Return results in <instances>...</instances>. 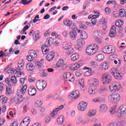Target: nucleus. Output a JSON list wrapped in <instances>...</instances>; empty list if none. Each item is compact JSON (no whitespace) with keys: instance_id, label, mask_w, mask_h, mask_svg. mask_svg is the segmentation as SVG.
Wrapping results in <instances>:
<instances>
[{"instance_id":"0e129e2a","label":"nucleus","mask_w":126,"mask_h":126,"mask_svg":"<svg viewBox=\"0 0 126 126\" xmlns=\"http://www.w3.org/2000/svg\"><path fill=\"white\" fill-rule=\"evenodd\" d=\"M105 11L106 14H109L111 13V9H110L109 7H106L105 9Z\"/></svg>"},{"instance_id":"a19ab883","label":"nucleus","mask_w":126,"mask_h":126,"mask_svg":"<svg viewBox=\"0 0 126 126\" xmlns=\"http://www.w3.org/2000/svg\"><path fill=\"white\" fill-rule=\"evenodd\" d=\"M40 75L41 77H46V76H48V71H47V70L43 69Z\"/></svg>"},{"instance_id":"4468645a","label":"nucleus","mask_w":126,"mask_h":126,"mask_svg":"<svg viewBox=\"0 0 126 126\" xmlns=\"http://www.w3.org/2000/svg\"><path fill=\"white\" fill-rule=\"evenodd\" d=\"M121 88L120 84L115 85L114 86H109V89L110 91H119Z\"/></svg>"},{"instance_id":"c03bdc74","label":"nucleus","mask_w":126,"mask_h":126,"mask_svg":"<svg viewBox=\"0 0 126 126\" xmlns=\"http://www.w3.org/2000/svg\"><path fill=\"white\" fill-rule=\"evenodd\" d=\"M10 80L11 83H13L14 84H15L17 82V79H16V77L15 76H12Z\"/></svg>"},{"instance_id":"c9c22d12","label":"nucleus","mask_w":126,"mask_h":126,"mask_svg":"<svg viewBox=\"0 0 126 126\" xmlns=\"http://www.w3.org/2000/svg\"><path fill=\"white\" fill-rule=\"evenodd\" d=\"M119 15L120 17H125L126 15V11L124 9H120L119 10Z\"/></svg>"},{"instance_id":"69168bd1","label":"nucleus","mask_w":126,"mask_h":126,"mask_svg":"<svg viewBox=\"0 0 126 126\" xmlns=\"http://www.w3.org/2000/svg\"><path fill=\"white\" fill-rule=\"evenodd\" d=\"M95 41L98 44H102V40H101L100 38H98V37L95 38Z\"/></svg>"},{"instance_id":"a18cd8bd","label":"nucleus","mask_w":126,"mask_h":126,"mask_svg":"<svg viewBox=\"0 0 126 126\" xmlns=\"http://www.w3.org/2000/svg\"><path fill=\"white\" fill-rule=\"evenodd\" d=\"M90 65L93 68H96L98 66V64H97V63L95 61L91 62Z\"/></svg>"},{"instance_id":"338daca9","label":"nucleus","mask_w":126,"mask_h":126,"mask_svg":"<svg viewBox=\"0 0 126 126\" xmlns=\"http://www.w3.org/2000/svg\"><path fill=\"white\" fill-rule=\"evenodd\" d=\"M20 82L21 84H24V82H25V78H21L20 79Z\"/></svg>"},{"instance_id":"473e14b6","label":"nucleus","mask_w":126,"mask_h":126,"mask_svg":"<svg viewBox=\"0 0 126 126\" xmlns=\"http://www.w3.org/2000/svg\"><path fill=\"white\" fill-rule=\"evenodd\" d=\"M96 92V89L94 88V87H90L89 89V93L91 95H94V94H95Z\"/></svg>"},{"instance_id":"a211bd4d","label":"nucleus","mask_w":126,"mask_h":126,"mask_svg":"<svg viewBox=\"0 0 126 126\" xmlns=\"http://www.w3.org/2000/svg\"><path fill=\"white\" fill-rule=\"evenodd\" d=\"M109 36L112 38L116 36V26H112L109 33Z\"/></svg>"},{"instance_id":"2f4dec72","label":"nucleus","mask_w":126,"mask_h":126,"mask_svg":"<svg viewBox=\"0 0 126 126\" xmlns=\"http://www.w3.org/2000/svg\"><path fill=\"white\" fill-rule=\"evenodd\" d=\"M26 67V69L28 71H32L34 69V65H33L32 63H28L27 64Z\"/></svg>"},{"instance_id":"49530a36","label":"nucleus","mask_w":126,"mask_h":126,"mask_svg":"<svg viewBox=\"0 0 126 126\" xmlns=\"http://www.w3.org/2000/svg\"><path fill=\"white\" fill-rule=\"evenodd\" d=\"M74 52V49L73 48H71V46L70 47V48H68L67 49V55H70V54H72Z\"/></svg>"},{"instance_id":"1a4fd4ad","label":"nucleus","mask_w":126,"mask_h":126,"mask_svg":"<svg viewBox=\"0 0 126 126\" xmlns=\"http://www.w3.org/2000/svg\"><path fill=\"white\" fill-rule=\"evenodd\" d=\"M126 111V107L124 105H121L119 108L118 118H122Z\"/></svg>"},{"instance_id":"603ef678","label":"nucleus","mask_w":126,"mask_h":126,"mask_svg":"<svg viewBox=\"0 0 126 126\" xmlns=\"http://www.w3.org/2000/svg\"><path fill=\"white\" fill-rule=\"evenodd\" d=\"M10 78L9 77H7L6 79L5 80V82L9 86H11V82L9 80Z\"/></svg>"},{"instance_id":"a878e982","label":"nucleus","mask_w":126,"mask_h":126,"mask_svg":"<svg viewBox=\"0 0 126 126\" xmlns=\"http://www.w3.org/2000/svg\"><path fill=\"white\" fill-rule=\"evenodd\" d=\"M77 33L75 32H69V38L71 40H75Z\"/></svg>"},{"instance_id":"7ed1b4c3","label":"nucleus","mask_w":126,"mask_h":126,"mask_svg":"<svg viewBox=\"0 0 126 126\" xmlns=\"http://www.w3.org/2000/svg\"><path fill=\"white\" fill-rule=\"evenodd\" d=\"M63 79L65 82H66V81L73 82L74 81V77L73 74L70 72H67L63 74Z\"/></svg>"},{"instance_id":"c85d7f7f","label":"nucleus","mask_w":126,"mask_h":126,"mask_svg":"<svg viewBox=\"0 0 126 126\" xmlns=\"http://www.w3.org/2000/svg\"><path fill=\"white\" fill-rule=\"evenodd\" d=\"M64 121V118H63V116H61L57 118V122L58 125H63V122Z\"/></svg>"},{"instance_id":"79ce46f5","label":"nucleus","mask_w":126,"mask_h":126,"mask_svg":"<svg viewBox=\"0 0 126 126\" xmlns=\"http://www.w3.org/2000/svg\"><path fill=\"white\" fill-rule=\"evenodd\" d=\"M83 120V118H82V116H79L76 121V125H80V124H81Z\"/></svg>"},{"instance_id":"c756f323","label":"nucleus","mask_w":126,"mask_h":126,"mask_svg":"<svg viewBox=\"0 0 126 126\" xmlns=\"http://www.w3.org/2000/svg\"><path fill=\"white\" fill-rule=\"evenodd\" d=\"M80 65L79 64L76 63L72 64V66L70 67V69L71 70H76V69H78Z\"/></svg>"},{"instance_id":"864d4df0","label":"nucleus","mask_w":126,"mask_h":126,"mask_svg":"<svg viewBox=\"0 0 126 126\" xmlns=\"http://www.w3.org/2000/svg\"><path fill=\"white\" fill-rule=\"evenodd\" d=\"M71 30H73L72 32H77V31H79L78 29H77V27L76 25H73L72 28Z\"/></svg>"},{"instance_id":"09e8293b","label":"nucleus","mask_w":126,"mask_h":126,"mask_svg":"<svg viewBox=\"0 0 126 126\" xmlns=\"http://www.w3.org/2000/svg\"><path fill=\"white\" fill-rule=\"evenodd\" d=\"M79 83L80 86H81L82 88H83V87H84V79L83 78L80 79L79 80Z\"/></svg>"},{"instance_id":"de8ad7c7","label":"nucleus","mask_w":126,"mask_h":126,"mask_svg":"<svg viewBox=\"0 0 126 126\" xmlns=\"http://www.w3.org/2000/svg\"><path fill=\"white\" fill-rule=\"evenodd\" d=\"M117 110V106H114L111 108L110 109V113L111 114H112V115H114L115 113H116V111Z\"/></svg>"},{"instance_id":"774afa93","label":"nucleus","mask_w":126,"mask_h":126,"mask_svg":"<svg viewBox=\"0 0 126 126\" xmlns=\"http://www.w3.org/2000/svg\"><path fill=\"white\" fill-rule=\"evenodd\" d=\"M117 124L115 123H110L107 125V126H116Z\"/></svg>"},{"instance_id":"8fccbe9b","label":"nucleus","mask_w":126,"mask_h":126,"mask_svg":"<svg viewBox=\"0 0 126 126\" xmlns=\"http://www.w3.org/2000/svg\"><path fill=\"white\" fill-rule=\"evenodd\" d=\"M43 104V102L41 100H37L35 103L36 107H40Z\"/></svg>"},{"instance_id":"052dcab7","label":"nucleus","mask_w":126,"mask_h":126,"mask_svg":"<svg viewBox=\"0 0 126 126\" xmlns=\"http://www.w3.org/2000/svg\"><path fill=\"white\" fill-rule=\"evenodd\" d=\"M118 58V56L116 54H112L110 56V60H116Z\"/></svg>"},{"instance_id":"5fc2aeb1","label":"nucleus","mask_w":126,"mask_h":126,"mask_svg":"<svg viewBox=\"0 0 126 126\" xmlns=\"http://www.w3.org/2000/svg\"><path fill=\"white\" fill-rule=\"evenodd\" d=\"M39 18V15H37L35 16L34 19L33 20V23H36L37 21H41V19H37Z\"/></svg>"},{"instance_id":"6ab92c4d","label":"nucleus","mask_w":126,"mask_h":126,"mask_svg":"<svg viewBox=\"0 0 126 126\" xmlns=\"http://www.w3.org/2000/svg\"><path fill=\"white\" fill-rule=\"evenodd\" d=\"M108 110V106L106 104H101L99 106V111L101 113H106Z\"/></svg>"},{"instance_id":"3c124183","label":"nucleus","mask_w":126,"mask_h":126,"mask_svg":"<svg viewBox=\"0 0 126 126\" xmlns=\"http://www.w3.org/2000/svg\"><path fill=\"white\" fill-rule=\"evenodd\" d=\"M8 56V53H3L1 54H0V58H1V59H5V58H6V57Z\"/></svg>"},{"instance_id":"bf43d9fd","label":"nucleus","mask_w":126,"mask_h":126,"mask_svg":"<svg viewBox=\"0 0 126 126\" xmlns=\"http://www.w3.org/2000/svg\"><path fill=\"white\" fill-rule=\"evenodd\" d=\"M27 59L28 60V61L29 62H32V61H33V60H34V58H33V57H31V56H30V55H29L27 56Z\"/></svg>"},{"instance_id":"4c0bfd02","label":"nucleus","mask_w":126,"mask_h":126,"mask_svg":"<svg viewBox=\"0 0 126 126\" xmlns=\"http://www.w3.org/2000/svg\"><path fill=\"white\" fill-rule=\"evenodd\" d=\"M35 66L36 68H38L39 70H42L43 68H42V63L39 61H37L35 63Z\"/></svg>"},{"instance_id":"0eeeda50","label":"nucleus","mask_w":126,"mask_h":126,"mask_svg":"<svg viewBox=\"0 0 126 126\" xmlns=\"http://www.w3.org/2000/svg\"><path fill=\"white\" fill-rule=\"evenodd\" d=\"M111 73L114 76L115 78H116V79H122V78H123L121 74L117 71V69H115L114 68H112L111 70Z\"/></svg>"},{"instance_id":"ddd939ff","label":"nucleus","mask_w":126,"mask_h":126,"mask_svg":"<svg viewBox=\"0 0 126 126\" xmlns=\"http://www.w3.org/2000/svg\"><path fill=\"white\" fill-rule=\"evenodd\" d=\"M91 81V87L95 88L99 86V80L97 79L92 78Z\"/></svg>"},{"instance_id":"bb28decb","label":"nucleus","mask_w":126,"mask_h":126,"mask_svg":"<svg viewBox=\"0 0 126 126\" xmlns=\"http://www.w3.org/2000/svg\"><path fill=\"white\" fill-rule=\"evenodd\" d=\"M39 34L40 32H39V31H36L35 32H34L33 40H34V41H37V40H39V39H40V36H39Z\"/></svg>"},{"instance_id":"2eb2a0df","label":"nucleus","mask_w":126,"mask_h":126,"mask_svg":"<svg viewBox=\"0 0 126 126\" xmlns=\"http://www.w3.org/2000/svg\"><path fill=\"white\" fill-rule=\"evenodd\" d=\"M78 33H80V36L81 38L84 40H86L88 38V35H87V33L85 32H82L81 30H79Z\"/></svg>"},{"instance_id":"20e7f679","label":"nucleus","mask_w":126,"mask_h":126,"mask_svg":"<svg viewBox=\"0 0 126 126\" xmlns=\"http://www.w3.org/2000/svg\"><path fill=\"white\" fill-rule=\"evenodd\" d=\"M36 87L38 90L39 91H43L45 88H46V86H47V84H45L44 83V80H38L35 84Z\"/></svg>"},{"instance_id":"6e6d98bb","label":"nucleus","mask_w":126,"mask_h":126,"mask_svg":"<svg viewBox=\"0 0 126 126\" xmlns=\"http://www.w3.org/2000/svg\"><path fill=\"white\" fill-rule=\"evenodd\" d=\"M41 51L43 54V55H47V54H48V53H49V49H45L44 51V48L43 47H41Z\"/></svg>"},{"instance_id":"e433bc0d","label":"nucleus","mask_w":126,"mask_h":126,"mask_svg":"<svg viewBox=\"0 0 126 126\" xmlns=\"http://www.w3.org/2000/svg\"><path fill=\"white\" fill-rule=\"evenodd\" d=\"M29 55L31 56L33 59H35L37 57V53L34 50H30L29 51Z\"/></svg>"},{"instance_id":"6e6552de","label":"nucleus","mask_w":126,"mask_h":126,"mask_svg":"<svg viewBox=\"0 0 126 126\" xmlns=\"http://www.w3.org/2000/svg\"><path fill=\"white\" fill-rule=\"evenodd\" d=\"M78 109L79 111L83 112L87 109V103L84 101H81L79 104Z\"/></svg>"},{"instance_id":"72a5a7b5","label":"nucleus","mask_w":126,"mask_h":126,"mask_svg":"<svg viewBox=\"0 0 126 126\" xmlns=\"http://www.w3.org/2000/svg\"><path fill=\"white\" fill-rule=\"evenodd\" d=\"M63 24L66 26L68 27H70V26H72V22L69 20H65L63 21Z\"/></svg>"},{"instance_id":"aec40b11","label":"nucleus","mask_w":126,"mask_h":126,"mask_svg":"<svg viewBox=\"0 0 126 126\" xmlns=\"http://www.w3.org/2000/svg\"><path fill=\"white\" fill-rule=\"evenodd\" d=\"M24 64L23 63H18V68L16 69V72H19L20 75H21V74H24V72H21V68L23 67V66Z\"/></svg>"},{"instance_id":"ea45409f","label":"nucleus","mask_w":126,"mask_h":126,"mask_svg":"<svg viewBox=\"0 0 126 126\" xmlns=\"http://www.w3.org/2000/svg\"><path fill=\"white\" fill-rule=\"evenodd\" d=\"M70 44L66 42H64L63 43V47L64 49V50H68L69 48H70Z\"/></svg>"},{"instance_id":"7c9ffc66","label":"nucleus","mask_w":126,"mask_h":126,"mask_svg":"<svg viewBox=\"0 0 126 126\" xmlns=\"http://www.w3.org/2000/svg\"><path fill=\"white\" fill-rule=\"evenodd\" d=\"M78 59H79V55L76 53L72 54L71 56V60L72 62H75L77 61Z\"/></svg>"},{"instance_id":"4be33fe9","label":"nucleus","mask_w":126,"mask_h":126,"mask_svg":"<svg viewBox=\"0 0 126 126\" xmlns=\"http://www.w3.org/2000/svg\"><path fill=\"white\" fill-rule=\"evenodd\" d=\"M99 67L102 70H106V69L109 68V64L106 63H102L100 64Z\"/></svg>"},{"instance_id":"9d476101","label":"nucleus","mask_w":126,"mask_h":126,"mask_svg":"<svg viewBox=\"0 0 126 126\" xmlns=\"http://www.w3.org/2000/svg\"><path fill=\"white\" fill-rule=\"evenodd\" d=\"M86 53L87 55H94L96 53V48H93L91 45L88 46L86 48Z\"/></svg>"},{"instance_id":"39448f33","label":"nucleus","mask_w":126,"mask_h":126,"mask_svg":"<svg viewBox=\"0 0 126 126\" xmlns=\"http://www.w3.org/2000/svg\"><path fill=\"white\" fill-rule=\"evenodd\" d=\"M101 51L104 54H109L115 53L116 50L115 49V47H112V46H109L103 47Z\"/></svg>"},{"instance_id":"cd10ccee","label":"nucleus","mask_w":126,"mask_h":126,"mask_svg":"<svg viewBox=\"0 0 126 126\" xmlns=\"http://www.w3.org/2000/svg\"><path fill=\"white\" fill-rule=\"evenodd\" d=\"M104 55L102 54H99L95 57L96 61L97 62H102L104 60Z\"/></svg>"},{"instance_id":"f3484780","label":"nucleus","mask_w":126,"mask_h":126,"mask_svg":"<svg viewBox=\"0 0 126 126\" xmlns=\"http://www.w3.org/2000/svg\"><path fill=\"white\" fill-rule=\"evenodd\" d=\"M37 93L36 89L34 88H30L28 90V94L30 96H35Z\"/></svg>"},{"instance_id":"9b49d317","label":"nucleus","mask_w":126,"mask_h":126,"mask_svg":"<svg viewBox=\"0 0 126 126\" xmlns=\"http://www.w3.org/2000/svg\"><path fill=\"white\" fill-rule=\"evenodd\" d=\"M63 105H61L58 108H55L51 113V117H56L58 114L57 112L61 111V110H63Z\"/></svg>"},{"instance_id":"5701e85b","label":"nucleus","mask_w":126,"mask_h":126,"mask_svg":"<svg viewBox=\"0 0 126 126\" xmlns=\"http://www.w3.org/2000/svg\"><path fill=\"white\" fill-rule=\"evenodd\" d=\"M77 43L78 45V47L77 49H79L81 46H83V45H85V41L83 40V39L81 38L77 40Z\"/></svg>"},{"instance_id":"b1692460","label":"nucleus","mask_w":126,"mask_h":126,"mask_svg":"<svg viewBox=\"0 0 126 126\" xmlns=\"http://www.w3.org/2000/svg\"><path fill=\"white\" fill-rule=\"evenodd\" d=\"M52 41V38H48L45 42V44H44V47L45 48H48V47H50V46H51V44H53Z\"/></svg>"},{"instance_id":"37998d69","label":"nucleus","mask_w":126,"mask_h":126,"mask_svg":"<svg viewBox=\"0 0 126 126\" xmlns=\"http://www.w3.org/2000/svg\"><path fill=\"white\" fill-rule=\"evenodd\" d=\"M95 114H96V112L94 110H90L88 113V117H93V116H95Z\"/></svg>"},{"instance_id":"412c9836","label":"nucleus","mask_w":126,"mask_h":126,"mask_svg":"<svg viewBox=\"0 0 126 126\" xmlns=\"http://www.w3.org/2000/svg\"><path fill=\"white\" fill-rule=\"evenodd\" d=\"M70 96L74 99H77L79 97V91L78 90H76L75 92H73L72 94H70Z\"/></svg>"},{"instance_id":"f8f14e48","label":"nucleus","mask_w":126,"mask_h":126,"mask_svg":"<svg viewBox=\"0 0 126 126\" xmlns=\"http://www.w3.org/2000/svg\"><path fill=\"white\" fill-rule=\"evenodd\" d=\"M30 124V118L28 117L24 119L23 122L21 123V126H28Z\"/></svg>"},{"instance_id":"e2e57ef3","label":"nucleus","mask_w":126,"mask_h":126,"mask_svg":"<svg viewBox=\"0 0 126 126\" xmlns=\"http://www.w3.org/2000/svg\"><path fill=\"white\" fill-rule=\"evenodd\" d=\"M76 75L78 77L81 76L82 75V71L77 70L76 72Z\"/></svg>"},{"instance_id":"13d9d810","label":"nucleus","mask_w":126,"mask_h":126,"mask_svg":"<svg viewBox=\"0 0 126 126\" xmlns=\"http://www.w3.org/2000/svg\"><path fill=\"white\" fill-rule=\"evenodd\" d=\"M62 34L63 36V37H65V38H66V37H67V36H68V32H67V31H64L62 32Z\"/></svg>"},{"instance_id":"f03ea898","label":"nucleus","mask_w":126,"mask_h":126,"mask_svg":"<svg viewBox=\"0 0 126 126\" xmlns=\"http://www.w3.org/2000/svg\"><path fill=\"white\" fill-rule=\"evenodd\" d=\"M112 75L108 73H105L102 75V80L103 84L110 83L112 81Z\"/></svg>"},{"instance_id":"f257e3e1","label":"nucleus","mask_w":126,"mask_h":126,"mask_svg":"<svg viewBox=\"0 0 126 126\" xmlns=\"http://www.w3.org/2000/svg\"><path fill=\"white\" fill-rule=\"evenodd\" d=\"M26 89H27V85H25L21 89L20 91L17 92V95L18 96V97H16L14 98L16 104H19V103H21V102L27 99V98L25 97V94L26 93Z\"/></svg>"},{"instance_id":"58836bf2","label":"nucleus","mask_w":126,"mask_h":126,"mask_svg":"<svg viewBox=\"0 0 126 126\" xmlns=\"http://www.w3.org/2000/svg\"><path fill=\"white\" fill-rule=\"evenodd\" d=\"M52 118H56V117L52 116V113L50 115L46 116L45 118V123H47L51 122V120H52Z\"/></svg>"},{"instance_id":"423d86ee","label":"nucleus","mask_w":126,"mask_h":126,"mask_svg":"<svg viewBox=\"0 0 126 126\" xmlns=\"http://www.w3.org/2000/svg\"><path fill=\"white\" fill-rule=\"evenodd\" d=\"M108 98L110 102H116V101H120L121 95L118 94H111L108 96Z\"/></svg>"},{"instance_id":"f704fd0d","label":"nucleus","mask_w":126,"mask_h":126,"mask_svg":"<svg viewBox=\"0 0 126 126\" xmlns=\"http://www.w3.org/2000/svg\"><path fill=\"white\" fill-rule=\"evenodd\" d=\"M116 26L119 28H122L123 25H124V21L122 20H119L115 23Z\"/></svg>"},{"instance_id":"4d7b16f0","label":"nucleus","mask_w":126,"mask_h":126,"mask_svg":"<svg viewBox=\"0 0 126 126\" xmlns=\"http://www.w3.org/2000/svg\"><path fill=\"white\" fill-rule=\"evenodd\" d=\"M118 125L119 126H126V122H125L124 121H120L118 123Z\"/></svg>"},{"instance_id":"dca6fc26","label":"nucleus","mask_w":126,"mask_h":126,"mask_svg":"<svg viewBox=\"0 0 126 126\" xmlns=\"http://www.w3.org/2000/svg\"><path fill=\"white\" fill-rule=\"evenodd\" d=\"M55 58V52L52 51L50 52L46 57V60L48 62H51V61H53V59Z\"/></svg>"},{"instance_id":"680f3d73","label":"nucleus","mask_w":126,"mask_h":126,"mask_svg":"<svg viewBox=\"0 0 126 126\" xmlns=\"http://www.w3.org/2000/svg\"><path fill=\"white\" fill-rule=\"evenodd\" d=\"M84 69H88V71L86 72V73H85V75H87V76H89V75H86L87 74V73H89V71H91L92 69H91V68H89V67H87L86 66H85L84 67Z\"/></svg>"},{"instance_id":"393cba45","label":"nucleus","mask_w":126,"mask_h":126,"mask_svg":"<svg viewBox=\"0 0 126 126\" xmlns=\"http://www.w3.org/2000/svg\"><path fill=\"white\" fill-rule=\"evenodd\" d=\"M64 64V61L63 59H60L58 60L57 63H56L57 67H62Z\"/></svg>"}]
</instances>
